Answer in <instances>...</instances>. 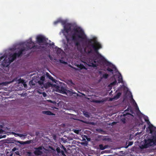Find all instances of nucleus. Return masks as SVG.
<instances>
[{"label": "nucleus", "instance_id": "1", "mask_svg": "<svg viewBox=\"0 0 156 156\" xmlns=\"http://www.w3.org/2000/svg\"><path fill=\"white\" fill-rule=\"evenodd\" d=\"M145 122L149 125L147 130L149 129L150 133L153 135L147 136L146 139L144 140V144L141 147L142 148H147L156 145V128L151 124L148 117L140 112L137 105V131H139V127L141 129L142 131L145 129L146 128Z\"/></svg>", "mask_w": 156, "mask_h": 156}, {"label": "nucleus", "instance_id": "2", "mask_svg": "<svg viewBox=\"0 0 156 156\" xmlns=\"http://www.w3.org/2000/svg\"><path fill=\"white\" fill-rule=\"evenodd\" d=\"M92 48L94 49V52L97 54V58L100 59V61L102 62L103 64L112 69L115 68V65L107 61L99 53V49L102 48L101 44L95 39H87L86 41V47L84 49L85 52L88 54L92 53L93 51Z\"/></svg>", "mask_w": 156, "mask_h": 156}, {"label": "nucleus", "instance_id": "3", "mask_svg": "<svg viewBox=\"0 0 156 156\" xmlns=\"http://www.w3.org/2000/svg\"><path fill=\"white\" fill-rule=\"evenodd\" d=\"M92 48L94 49V52L97 54V58L100 59V61L102 62L103 64L112 69L115 68V65L107 61L99 53V49L102 48L101 44L95 39H87L86 41V47L84 49L85 52L88 54L92 53L93 51Z\"/></svg>", "mask_w": 156, "mask_h": 156}, {"label": "nucleus", "instance_id": "4", "mask_svg": "<svg viewBox=\"0 0 156 156\" xmlns=\"http://www.w3.org/2000/svg\"><path fill=\"white\" fill-rule=\"evenodd\" d=\"M72 38L76 46L78 47L80 45V42L77 41L78 38L84 40L86 38L84 31L80 27L74 28L72 31Z\"/></svg>", "mask_w": 156, "mask_h": 156}, {"label": "nucleus", "instance_id": "5", "mask_svg": "<svg viewBox=\"0 0 156 156\" xmlns=\"http://www.w3.org/2000/svg\"><path fill=\"white\" fill-rule=\"evenodd\" d=\"M25 50L26 49L25 48H22L17 53H14L12 55H10L9 57V59H10V63H11L17 57H20L22 56L23 54H25V53H24V52Z\"/></svg>", "mask_w": 156, "mask_h": 156}, {"label": "nucleus", "instance_id": "6", "mask_svg": "<svg viewBox=\"0 0 156 156\" xmlns=\"http://www.w3.org/2000/svg\"><path fill=\"white\" fill-rule=\"evenodd\" d=\"M71 25L69 23H67L63 27V29L62 30V33L64 34L65 33L68 34L71 30Z\"/></svg>", "mask_w": 156, "mask_h": 156}, {"label": "nucleus", "instance_id": "7", "mask_svg": "<svg viewBox=\"0 0 156 156\" xmlns=\"http://www.w3.org/2000/svg\"><path fill=\"white\" fill-rule=\"evenodd\" d=\"M36 41L37 43L41 45V43H44L46 42V40L45 37L42 35H39L37 36Z\"/></svg>", "mask_w": 156, "mask_h": 156}, {"label": "nucleus", "instance_id": "8", "mask_svg": "<svg viewBox=\"0 0 156 156\" xmlns=\"http://www.w3.org/2000/svg\"><path fill=\"white\" fill-rule=\"evenodd\" d=\"M35 44L34 42L32 41L31 40L29 42L26 43V47H23V48H25L26 50L25 51H27L29 50L33 49L34 48V45Z\"/></svg>", "mask_w": 156, "mask_h": 156}, {"label": "nucleus", "instance_id": "9", "mask_svg": "<svg viewBox=\"0 0 156 156\" xmlns=\"http://www.w3.org/2000/svg\"><path fill=\"white\" fill-rule=\"evenodd\" d=\"M10 59H9V57L8 58H5L2 63V65L4 67H7L11 63H10Z\"/></svg>", "mask_w": 156, "mask_h": 156}, {"label": "nucleus", "instance_id": "10", "mask_svg": "<svg viewBox=\"0 0 156 156\" xmlns=\"http://www.w3.org/2000/svg\"><path fill=\"white\" fill-rule=\"evenodd\" d=\"M35 150L34 152V153L35 155H41L42 154V151H41L42 150V147L40 146L37 148H35Z\"/></svg>", "mask_w": 156, "mask_h": 156}, {"label": "nucleus", "instance_id": "11", "mask_svg": "<svg viewBox=\"0 0 156 156\" xmlns=\"http://www.w3.org/2000/svg\"><path fill=\"white\" fill-rule=\"evenodd\" d=\"M42 113L48 115H55V114L52 113L51 111H42Z\"/></svg>", "mask_w": 156, "mask_h": 156}, {"label": "nucleus", "instance_id": "12", "mask_svg": "<svg viewBox=\"0 0 156 156\" xmlns=\"http://www.w3.org/2000/svg\"><path fill=\"white\" fill-rule=\"evenodd\" d=\"M99 147L101 150H103L105 149L108 148V145H105L104 146L103 144H100L99 145Z\"/></svg>", "mask_w": 156, "mask_h": 156}, {"label": "nucleus", "instance_id": "13", "mask_svg": "<svg viewBox=\"0 0 156 156\" xmlns=\"http://www.w3.org/2000/svg\"><path fill=\"white\" fill-rule=\"evenodd\" d=\"M121 94L122 93L121 92L118 93L116 95L114 96L113 99L115 100H117L119 99V98Z\"/></svg>", "mask_w": 156, "mask_h": 156}, {"label": "nucleus", "instance_id": "14", "mask_svg": "<svg viewBox=\"0 0 156 156\" xmlns=\"http://www.w3.org/2000/svg\"><path fill=\"white\" fill-rule=\"evenodd\" d=\"M77 66L79 68H80V69H87V68L85 67L83 64H78L77 65Z\"/></svg>", "mask_w": 156, "mask_h": 156}, {"label": "nucleus", "instance_id": "15", "mask_svg": "<svg viewBox=\"0 0 156 156\" xmlns=\"http://www.w3.org/2000/svg\"><path fill=\"white\" fill-rule=\"evenodd\" d=\"M46 76L49 79L52 81H54L55 79L48 73H46Z\"/></svg>", "mask_w": 156, "mask_h": 156}, {"label": "nucleus", "instance_id": "16", "mask_svg": "<svg viewBox=\"0 0 156 156\" xmlns=\"http://www.w3.org/2000/svg\"><path fill=\"white\" fill-rule=\"evenodd\" d=\"M34 48L33 49H41V48H43L44 47H41L40 46L38 45H35V44L34 45Z\"/></svg>", "mask_w": 156, "mask_h": 156}, {"label": "nucleus", "instance_id": "17", "mask_svg": "<svg viewBox=\"0 0 156 156\" xmlns=\"http://www.w3.org/2000/svg\"><path fill=\"white\" fill-rule=\"evenodd\" d=\"M108 76L109 75L108 74L105 73L102 75V76L101 77V79L103 78L106 79L108 78Z\"/></svg>", "mask_w": 156, "mask_h": 156}, {"label": "nucleus", "instance_id": "18", "mask_svg": "<svg viewBox=\"0 0 156 156\" xmlns=\"http://www.w3.org/2000/svg\"><path fill=\"white\" fill-rule=\"evenodd\" d=\"M55 49L56 51V52L57 54H60L61 52V49L58 48H55Z\"/></svg>", "mask_w": 156, "mask_h": 156}, {"label": "nucleus", "instance_id": "19", "mask_svg": "<svg viewBox=\"0 0 156 156\" xmlns=\"http://www.w3.org/2000/svg\"><path fill=\"white\" fill-rule=\"evenodd\" d=\"M107 70L108 71L110 72L112 74H113V70L112 69L110 68L109 67L107 68Z\"/></svg>", "mask_w": 156, "mask_h": 156}, {"label": "nucleus", "instance_id": "20", "mask_svg": "<svg viewBox=\"0 0 156 156\" xmlns=\"http://www.w3.org/2000/svg\"><path fill=\"white\" fill-rule=\"evenodd\" d=\"M96 130L99 133H105V131L101 129H96Z\"/></svg>", "mask_w": 156, "mask_h": 156}, {"label": "nucleus", "instance_id": "21", "mask_svg": "<svg viewBox=\"0 0 156 156\" xmlns=\"http://www.w3.org/2000/svg\"><path fill=\"white\" fill-rule=\"evenodd\" d=\"M16 142L20 144H21L22 145H24L25 144V142L22 141H16Z\"/></svg>", "mask_w": 156, "mask_h": 156}, {"label": "nucleus", "instance_id": "22", "mask_svg": "<svg viewBox=\"0 0 156 156\" xmlns=\"http://www.w3.org/2000/svg\"><path fill=\"white\" fill-rule=\"evenodd\" d=\"M45 79V76L44 75H43L42 76H41L40 77V80L42 81H44Z\"/></svg>", "mask_w": 156, "mask_h": 156}, {"label": "nucleus", "instance_id": "23", "mask_svg": "<svg viewBox=\"0 0 156 156\" xmlns=\"http://www.w3.org/2000/svg\"><path fill=\"white\" fill-rule=\"evenodd\" d=\"M89 66H91L94 67H96L97 66V65L93 63H90V65H89Z\"/></svg>", "mask_w": 156, "mask_h": 156}, {"label": "nucleus", "instance_id": "24", "mask_svg": "<svg viewBox=\"0 0 156 156\" xmlns=\"http://www.w3.org/2000/svg\"><path fill=\"white\" fill-rule=\"evenodd\" d=\"M116 83H117V81L116 80H115L114 81L111 83L109 85L110 86V85H111V86L115 85L116 84Z\"/></svg>", "mask_w": 156, "mask_h": 156}, {"label": "nucleus", "instance_id": "25", "mask_svg": "<svg viewBox=\"0 0 156 156\" xmlns=\"http://www.w3.org/2000/svg\"><path fill=\"white\" fill-rule=\"evenodd\" d=\"M94 102L97 103H102L104 102V101H103L102 100H95L94 101Z\"/></svg>", "mask_w": 156, "mask_h": 156}, {"label": "nucleus", "instance_id": "26", "mask_svg": "<svg viewBox=\"0 0 156 156\" xmlns=\"http://www.w3.org/2000/svg\"><path fill=\"white\" fill-rule=\"evenodd\" d=\"M133 144V142L131 141H129V142L128 143V144L126 148H127L129 146L132 145Z\"/></svg>", "mask_w": 156, "mask_h": 156}, {"label": "nucleus", "instance_id": "27", "mask_svg": "<svg viewBox=\"0 0 156 156\" xmlns=\"http://www.w3.org/2000/svg\"><path fill=\"white\" fill-rule=\"evenodd\" d=\"M119 78V83H122L123 82L122 78V76H121V78L119 77H118Z\"/></svg>", "mask_w": 156, "mask_h": 156}, {"label": "nucleus", "instance_id": "28", "mask_svg": "<svg viewBox=\"0 0 156 156\" xmlns=\"http://www.w3.org/2000/svg\"><path fill=\"white\" fill-rule=\"evenodd\" d=\"M56 150L58 153L59 154L60 153L61 150L59 147H57Z\"/></svg>", "mask_w": 156, "mask_h": 156}, {"label": "nucleus", "instance_id": "29", "mask_svg": "<svg viewBox=\"0 0 156 156\" xmlns=\"http://www.w3.org/2000/svg\"><path fill=\"white\" fill-rule=\"evenodd\" d=\"M17 81L19 83H23V80L20 78Z\"/></svg>", "mask_w": 156, "mask_h": 156}, {"label": "nucleus", "instance_id": "30", "mask_svg": "<svg viewBox=\"0 0 156 156\" xmlns=\"http://www.w3.org/2000/svg\"><path fill=\"white\" fill-rule=\"evenodd\" d=\"M61 22L62 23V24L63 26L67 23H66V21L64 20L61 21Z\"/></svg>", "mask_w": 156, "mask_h": 156}, {"label": "nucleus", "instance_id": "31", "mask_svg": "<svg viewBox=\"0 0 156 156\" xmlns=\"http://www.w3.org/2000/svg\"><path fill=\"white\" fill-rule=\"evenodd\" d=\"M100 62H102L101 61H100V59L98 61L96 59H94L93 60V62L94 63H96L97 62L98 63H99Z\"/></svg>", "mask_w": 156, "mask_h": 156}, {"label": "nucleus", "instance_id": "32", "mask_svg": "<svg viewBox=\"0 0 156 156\" xmlns=\"http://www.w3.org/2000/svg\"><path fill=\"white\" fill-rule=\"evenodd\" d=\"M59 61H60V62L61 63H63L64 64H67V62H65V61H63V60H60Z\"/></svg>", "mask_w": 156, "mask_h": 156}, {"label": "nucleus", "instance_id": "33", "mask_svg": "<svg viewBox=\"0 0 156 156\" xmlns=\"http://www.w3.org/2000/svg\"><path fill=\"white\" fill-rule=\"evenodd\" d=\"M73 131L76 133L78 134L80 131L78 129H74Z\"/></svg>", "mask_w": 156, "mask_h": 156}, {"label": "nucleus", "instance_id": "34", "mask_svg": "<svg viewBox=\"0 0 156 156\" xmlns=\"http://www.w3.org/2000/svg\"><path fill=\"white\" fill-rule=\"evenodd\" d=\"M60 153L61 154L64 156H66V155L65 154L64 152L63 151H60Z\"/></svg>", "mask_w": 156, "mask_h": 156}, {"label": "nucleus", "instance_id": "35", "mask_svg": "<svg viewBox=\"0 0 156 156\" xmlns=\"http://www.w3.org/2000/svg\"><path fill=\"white\" fill-rule=\"evenodd\" d=\"M38 83L39 84L42 85L43 84L44 82L41 80H40L38 81Z\"/></svg>", "mask_w": 156, "mask_h": 156}, {"label": "nucleus", "instance_id": "36", "mask_svg": "<svg viewBox=\"0 0 156 156\" xmlns=\"http://www.w3.org/2000/svg\"><path fill=\"white\" fill-rule=\"evenodd\" d=\"M17 135L19 136H20V137H23L24 136H26V135H23V134H17Z\"/></svg>", "mask_w": 156, "mask_h": 156}, {"label": "nucleus", "instance_id": "37", "mask_svg": "<svg viewBox=\"0 0 156 156\" xmlns=\"http://www.w3.org/2000/svg\"><path fill=\"white\" fill-rule=\"evenodd\" d=\"M84 114L85 115V116L86 117H89V115L87 112H86L85 113H84Z\"/></svg>", "mask_w": 156, "mask_h": 156}, {"label": "nucleus", "instance_id": "38", "mask_svg": "<svg viewBox=\"0 0 156 156\" xmlns=\"http://www.w3.org/2000/svg\"><path fill=\"white\" fill-rule=\"evenodd\" d=\"M65 37L67 42H69V38L66 35L65 36Z\"/></svg>", "mask_w": 156, "mask_h": 156}, {"label": "nucleus", "instance_id": "39", "mask_svg": "<svg viewBox=\"0 0 156 156\" xmlns=\"http://www.w3.org/2000/svg\"><path fill=\"white\" fill-rule=\"evenodd\" d=\"M62 148L63 149L64 151H65L66 152L67 150L66 148L62 145Z\"/></svg>", "mask_w": 156, "mask_h": 156}, {"label": "nucleus", "instance_id": "40", "mask_svg": "<svg viewBox=\"0 0 156 156\" xmlns=\"http://www.w3.org/2000/svg\"><path fill=\"white\" fill-rule=\"evenodd\" d=\"M42 94H43V97H45L47 96L46 94L44 92H43Z\"/></svg>", "mask_w": 156, "mask_h": 156}, {"label": "nucleus", "instance_id": "41", "mask_svg": "<svg viewBox=\"0 0 156 156\" xmlns=\"http://www.w3.org/2000/svg\"><path fill=\"white\" fill-rule=\"evenodd\" d=\"M30 140H27L26 141H25V144H29L30 143Z\"/></svg>", "mask_w": 156, "mask_h": 156}, {"label": "nucleus", "instance_id": "42", "mask_svg": "<svg viewBox=\"0 0 156 156\" xmlns=\"http://www.w3.org/2000/svg\"><path fill=\"white\" fill-rule=\"evenodd\" d=\"M131 98H132V101H133V102L135 103V105H136V101L133 98L132 96H131Z\"/></svg>", "mask_w": 156, "mask_h": 156}, {"label": "nucleus", "instance_id": "43", "mask_svg": "<svg viewBox=\"0 0 156 156\" xmlns=\"http://www.w3.org/2000/svg\"><path fill=\"white\" fill-rule=\"evenodd\" d=\"M60 22V21H55L54 22V23L56 25V24H57V23H58Z\"/></svg>", "mask_w": 156, "mask_h": 156}, {"label": "nucleus", "instance_id": "44", "mask_svg": "<svg viewBox=\"0 0 156 156\" xmlns=\"http://www.w3.org/2000/svg\"><path fill=\"white\" fill-rule=\"evenodd\" d=\"M122 122L124 123H125V119H121Z\"/></svg>", "mask_w": 156, "mask_h": 156}, {"label": "nucleus", "instance_id": "45", "mask_svg": "<svg viewBox=\"0 0 156 156\" xmlns=\"http://www.w3.org/2000/svg\"><path fill=\"white\" fill-rule=\"evenodd\" d=\"M4 58H5L4 55L0 57V61H1V60H2V59H3Z\"/></svg>", "mask_w": 156, "mask_h": 156}, {"label": "nucleus", "instance_id": "46", "mask_svg": "<svg viewBox=\"0 0 156 156\" xmlns=\"http://www.w3.org/2000/svg\"><path fill=\"white\" fill-rule=\"evenodd\" d=\"M130 115V114L128 113H127L126 114H124L123 115L125 116L127 115Z\"/></svg>", "mask_w": 156, "mask_h": 156}, {"label": "nucleus", "instance_id": "47", "mask_svg": "<svg viewBox=\"0 0 156 156\" xmlns=\"http://www.w3.org/2000/svg\"><path fill=\"white\" fill-rule=\"evenodd\" d=\"M16 154L18 155H19V152L17 151L16 152Z\"/></svg>", "mask_w": 156, "mask_h": 156}, {"label": "nucleus", "instance_id": "48", "mask_svg": "<svg viewBox=\"0 0 156 156\" xmlns=\"http://www.w3.org/2000/svg\"><path fill=\"white\" fill-rule=\"evenodd\" d=\"M16 149V148H13V149L12 150L13 151H15Z\"/></svg>", "mask_w": 156, "mask_h": 156}, {"label": "nucleus", "instance_id": "49", "mask_svg": "<svg viewBox=\"0 0 156 156\" xmlns=\"http://www.w3.org/2000/svg\"><path fill=\"white\" fill-rule=\"evenodd\" d=\"M101 73H102V72H101V71H99V73L100 74H101Z\"/></svg>", "mask_w": 156, "mask_h": 156}, {"label": "nucleus", "instance_id": "50", "mask_svg": "<svg viewBox=\"0 0 156 156\" xmlns=\"http://www.w3.org/2000/svg\"><path fill=\"white\" fill-rule=\"evenodd\" d=\"M136 136V133L135 134V136Z\"/></svg>", "mask_w": 156, "mask_h": 156}, {"label": "nucleus", "instance_id": "51", "mask_svg": "<svg viewBox=\"0 0 156 156\" xmlns=\"http://www.w3.org/2000/svg\"><path fill=\"white\" fill-rule=\"evenodd\" d=\"M49 57L50 58V59H51V56L50 55H49Z\"/></svg>", "mask_w": 156, "mask_h": 156}, {"label": "nucleus", "instance_id": "52", "mask_svg": "<svg viewBox=\"0 0 156 156\" xmlns=\"http://www.w3.org/2000/svg\"><path fill=\"white\" fill-rule=\"evenodd\" d=\"M137 135H138V134H139V133L138 132H137Z\"/></svg>", "mask_w": 156, "mask_h": 156}, {"label": "nucleus", "instance_id": "53", "mask_svg": "<svg viewBox=\"0 0 156 156\" xmlns=\"http://www.w3.org/2000/svg\"><path fill=\"white\" fill-rule=\"evenodd\" d=\"M103 140H105V139H103Z\"/></svg>", "mask_w": 156, "mask_h": 156}, {"label": "nucleus", "instance_id": "54", "mask_svg": "<svg viewBox=\"0 0 156 156\" xmlns=\"http://www.w3.org/2000/svg\"><path fill=\"white\" fill-rule=\"evenodd\" d=\"M136 142H135V143L136 144Z\"/></svg>", "mask_w": 156, "mask_h": 156}, {"label": "nucleus", "instance_id": "55", "mask_svg": "<svg viewBox=\"0 0 156 156\" xmlns=\"http://www.w3.org/2000/svg\"><path fill=\"white\" fill-rule=\"evenodd\" d=\"M10 156H12V155H10Z\"/></svg>", "mask_w": 156, "mask_h": 156}, {"label": "nucleus", "instance_id": "56", "mask_svg": "<svg viewBox=\"0 0 156 156\" xmlns=\"http://www.w3.org/2000/svg\"><path fill=\"white\" fill-rule=\"evenodd\" d=\"M1 138L0 137V139Z\"/></svg>", "mask_w": 156, "mask_h": 156}]
</instances>
